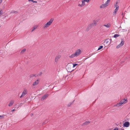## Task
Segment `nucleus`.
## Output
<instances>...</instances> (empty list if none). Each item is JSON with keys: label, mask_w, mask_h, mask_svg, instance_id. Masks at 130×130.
<instances>
[{"label": "nucleus", "mask_w": 130, "mask_h": 130, "mask_svg": "<svg viewBox=\"0 0 130 130\" xmlns=\"http://www.w3.org/2000/svg\"><path fill=\"white\" fill-rule=\"evenodd\" d=\"M54 19L52 18L51 19L50 21L44 24L43 26V28H45L49 27L52 23Z\"/></svg>", "instance_id": "1"}, {"label": "nucleus", "mask_w": 130, "mask_h": 130, "mask_svg": "<svg viewBox=\"0 0 130 130\" xmlns=\"http://www.w3.org/2000/svg\"><path fill=\"white\" fill-rule=\"evenodd\" d=\"M89 1H90L89 0H82V2L79 1V3L78 4V6L80 7H83L85 5V2L88 3Z\"/></svg>", "instance_id": "2"}, {"label": "nucleus", "mask_w": 130, "mask_h": 130, "mask_svg": "<svg viewBox=\"0 0 130 130\" xmlns=\"http://www.w3.org/2000/svg\"><path fill=\"white\" fill-rule=\"evenodd\" d=\"M124 43V42L123 39H122L121 42L117 46L116 48H120L123 45Z\"/></svg>", "instance_id": "3"}, {"label": "nucleus", "mask_w": 130, "mask_h": 130, "mask_svg": "<svg viewBox=\"0 0 130 130\" xmlns=\"http://www.w3.org/2000/svg\"><path fill=\"white\" fill-rule=\"evenodd\" d=\"M27 93V90L26 89H25L22 92L21 95L20 96V98H21L25 96Z\"/></svg>", "instance_id": "4"}, {"label": "nucleus", "mask_w": 130, "mask_h": 130, "mask_svg": "<svg viewBox=\"0 0 130 130\" xmlns=\"http://www.w3.org/2000/svg\"><path fill=\"white\" fill-rule=\"evenodd\" d=\"M109 3L106 2L105 3L102 4L100 6V8H104L107 7Z\"/></svg>", "instance_id": "5"}, {"label": "nucleus", "mask_w": 130, "mask_h": 130, "mask_svg": "<svg viewBox=\"0 0 130 130\" xmlns=\"http://www.w3.org/2000/svg\"><path fill=\"white\" fill-rule=\"evenodd\" d=\"M48 94H45L43 96H42L40 99L41 101H43L45 99L47 98L48 96Z\"/></svg>", "instance_id": "6"}, {"label": "nucleus", "mask_w": 130, "mask_h": 130, "mask_svg": "<svg viewBox=\"0 0 130 130\" xmlns=\"http://www.w3.org/2000/svg\"><path fill=\"white\" fill-rule=\"evenodd\" d=\"M81 52V51L80 49H78L75 52V55L76 56H77L79 55Z\"/></svg>", "instance_id": "7"}, {"label": "nucleus", "mask_w": 130, "mask_h": 130, "mask_svg": "<svg viewBox=\"0 0 130 130\" xmlns=\"http://www.w3.org/2000/svg\"><path fill=\"white\" fill-rule=\"evenodd\" d=\"M67 68L68 72H71L73 70V69H71V67L69 66V65H67Z\"/></svg>", "instance_id": "8"}, {"label": "nucleus", "mask_w": 130, "mask_h": 130, "mask_svg": "<svg viewBox=\"0 0 130 130\" xmlns=\"http://www.w3.org/2000/svg\"><path fill=\"white\" fill-rule=\"evenodd\" d=\"M93 24H90L88 25L86 29L87 31H88L91 28V27L93 26Z\"/></svg>", "instance_id": "9"}, {"label": "nucleus", "mask_w": 130, "mask_h": 130, "mask_svg": "<svg viewBox=\"0 0 130 130\" xmlns=\"http://www.w3.org/2000/svg\"><path fill=\"white\" fill-rule=\"evenodd\" d=\"M39 79H37L35 81V82H34L33 83L32 86H35L39 84Z\"/></svg>", "instance_id": "10"}, {"label": "nucleus", "mask_w": 130, "mask_h": 130, "mask_svg": "<svg viewBox=\"0 0 130 130\" xmlns=\"http://www.w3.org/2000/svg\"><path fill=\"white\" fill-rule=\"evenodd\" d=\"M129 123L128 122H125L123 124L124 127H127L129 126Z\"/></svg>", "instance_id": "11"}, {"label": "nucleus", "mask_w": 130, "mask_h": 130, "mask_svg": "<svg viewBox=\"0 0 130 130\" xmlns=\"http://www.w3.org/2000/svg\"><path fill=\"white\" fill-rule=\"evenodd\" d=\"M61 56L60 55H58L57 56L55 59V61L56 62H57L58 60L61 57Z\"/></svg>", "instance_id": "12"}, {"label": "nucleus", "mask_w": 130, "mask_h": 130, "mask_svg": "<svg viewBox=\"0 0 130 130\" xmlns=\"http://www.w3.org/2000/svg\"><path fill=\"white\" fill-rule=\"evenodd\" d=\"M119 9L117 8H116L114 10V12L113 13V15H116L117 13V12L118 11V10Z\"/></svg>", "instance_id": "13"}, {"label": "nucleus", "mask_w": 130, "mask_h": 130, "mask_svg": "<svg viewBox=\"0 0 130 130\" xmlns=\"http://www.w3.org/2000/svg\"><path fill=\"white\" fill-rule=\"evenodd\" d=\"M14 103V101L13 100L11 101L8 105L9 106H10L12 105Z\"/></svg>", "instance_id": "14"}, {"label": "nucleus", "mask_w": 130, "mask_h": 130, "mask_svg": "<svg viewBox=\"0 0 130 130\" xmlns=\"http://www.w3.org/2000/svg\"><path fill=\"white\" fill-rule=\"evenodd\" d=\"M97 21L94 20L93 21V23H92L91 24H93V26H95L97 24Z\"/></svg>", "instance_id": "15"}, {"label": "nucleus", "mask_w": 130, "mask_h": 130, "mask_svg": "<svg viewBox=\"0 0 130 130\" xmlns=\"http://www.w3.org/2000/svg\"><path fill=\"white\" fill-rule=\"evenodd\" d=\"M126 100L125 99H123L120 102L121 103V104H123L124 103H125L126 102Z\"/></svg>", "instance_id": "16"}, {"label": "nucleus", "mask_w": 130, "mask_h": 130, "mask_svg": "<svg viewBox=\"0 0 130 130\" xmlns=\"http://www.w3.org/2000/svg\"><path fill=\"white\" fill-rule=\"evenodd\" d=\"M122 104H121V103L120 102L117 103L116 105H114V106H116L118 107H119Z\"/></svg>", "instance_id": "17"}, {"label": "nucleus", "mask_w": 130, "mask_h": 130, "mask_svg": "<svg viewBox=\"0 0 130 130\" xmlns=\"http://www.w3.org/2000/svg\"><path fill=\"white\" fill-rule=\"evenodd\" d=\"M104 26H105L107 28H108L110 27L111 25L110 24L108 23L104 25Z\"/></svg>", "instance_id": "18"}, {"label": "nucleus", "mask_w": 130, "mask_h": 130, "mask_svg": "<svg viewBox=\"0 0 130 130\" xmlns=\"http://www.w3.org/2000/svg\"><path fill=\"white\" fill-rule=\"evenodd\" d=\"M90 122V121H86L83 124V125H85L88 124Z\"/></svg>", "instance_id": "19"}, {"label": "nucleus", "mask_w": 130, "mask_h": 130, "mask_svg": "<svg viewBox=\"0 0 130 130\" xmlns=\"http://www.w3.org/2000/svg\"><path fill=\"white\" fill-rule=\"evenodd\" d=\"M37 25L34 26L33 27V28L31 30V32H32L35 29H36L37 28Z\"/></svg>", "instance_id": "20"}, {"label": "nucleus", "mask_w": 130, "mask_h": 130, "mask_svg": "<svg viewBox=\"0 0 130 130\" xmlns=\"http://www.w3.org/2000/svg\"><path fill=\"white\" fill-rule=\"evenodd\" d=\"M75 57H76L75 53L72 54L70 56H69V57L71 58H73Z\"/></svg>", "instance_id": "21"}, {"label": "nucleus", "mask_w": 130, "mask_h": 130, "mask_svg": "<svg viewBox=\"0 0 130 130\" xmlns=\"http://www.w3.org/2000/svg\"><path fill=\"white\" fill-rule=\"evenodd\" d=\"M118 3V2H116L115 5V6L116 7V8H117L119 9V6L118 5H117Z\"/></svg>", "instance_id": "22"}, {"label": "nucleus", "mask_w": 130, "mask_h": 130, "mask_svg": "<svg viewBox=\"0 0 130 130\" xmlns=\"http://www.w3.org/2000/svg\"><path fill=\"white\" fill-rule=\"evenodd\" d=\"M26 51V49H24L22 50L20 52V54H23L24 52H25V51Z\"/></svg>", "instance_id": "23"}, {"label": "nucleus", "mask_w": 130, "mask_h": 130, "mask_svg": "<svg viewBox=\"0 0 130 130\" xmlns=\"http://www.w3.org/2000/svg\"><path fill=\"white\" fill-rule=\"evenodd\" d=\"M48 121V120H46L44 122H43L42 123V124L43 125H44L45 124L47 123Z\"/></svg>", "instance_id": "24"}, {"label": "nucleus", "mask_w": 130, "mask_h": 130, "mask_svg": "<svg viewBox=\"0 0 130 130\" xmlns=\"http://www.w3.org/2000/svg\"><path fill=\"white\" fill-rule=\"evenodd\" d=\"M109 40L110 39H106L105 40V42L106 44H108L109 42Z\"/></svg>", "instance_id": "25"}, {"label": "nucleus", "mask_w": 130, "mask_h": 130, "mask_svg": "<svg viewBox=\"0 0 130 130\" xmlns=\"http://www.w3.org/2000/svg\"><path fill=\"white\" fill-rule=\"evenodd\" d=\"M34 76H35V77H36L37 76L36 74H31L30 75V78Z\"/></svg>", "instance_id": "26"}, {"label": "nucleus", "mask_w": 130, "mask_h": 130, "mask_svg": "<svg viewBox=\"0 0 130 130\" xmlns=\"http://www.w3.org/2000/svg\"><path fill=\"white\" fill-rule=\"evenodd\" d=\"M120 36L119 35H118L117 34H115L113 36V37L115 38H117V37H119Z\"/></svg>", "instance_id": "27"}, {"label": "nucleus", "mask_w": 130, "mask_h": 130, "mask_svg": "<svg viewBox=\"0 0 130 130\" xmlns=\"http://www.w3.org/2000/svg\"><path fill=\"white\" fill-rule=\"evenodd\" d=\"M103 46L101 45V46H100L98 48V50H101V48H103Z\"/></svg>", "instance_id": "28"}, {"label": "nucleus", "mask_w": 130, "mask_h": 130, "mask_svg": "<svg viewBox=\"0 0 130 130\" xmlns=\"http://www.w3.org/2000/svg\"><path fill=\"white\" fill-rule=\"evenodd\" d=\"M4 115H3L2 116L0 115V119H3L4 118Z\"/></svg>", "instance_id": "29"}, {"label": "nucleus", "mask_w": 130, "mask_h": 130, "mask_svg": "<svg viewBox=\"0 0 130 130\" xmlns=\"http://www.w3.org/2000/svg\"><path fill=\"white\" fill-rule=\"evenodd\" d=\"M42 72H40L39 74L37 75V76H41L42 75Z\"/></svg>", "instance_id": "30"}, {"label": "nucleus", "mask_w": 130, "mask_h": 130, "mask_svg": "<svg viewBox=\"0 0 130 130\" xmlns=\"http://www.w3.org/2000/svg\"><path fill=\"white\" fill-rule=\"evenodd\" d=\"M73 64V67H74L75 66H76L78 64L75 63V64Z\"/></svg>", "instance_id": "31"}, {"label": "nucleus", "mask_w": 130, "mask_h": 130, "mask_svg": "<svg viewBox=\"0 0 130 130\" xmlns=\"http://www.w3.org/2000/svg\"><path fill=\"white\" fill-rule=\"evenodd\" d=\"M12 13L17 14L18 13V12L17 11H13Z\"/></svg>", "instance_id": "32"}, {"label": "nucleus", "mask_w": 130, "mask_h": 130, "mask_svg": "<svg viewBox=\"0 0 130 130\" xmlns=\"http://www.w3.org/2000/svg\"><path fill=\"white\" fill-rule=\"evenodd\" d=\"M110 0H107V1L106 2L109 3V2L110 1Z\"/></svg>", "instance_id": "33"}, {"label": "nucleus", "mask_w": 130, "mask_h": 130, "mask_svg": "<svg viewBox=\"0 0 130 130\" xmlns=\"http://www.w3.org/2000/svg\"><path fill=\"white\" fill-rule=\"evenodd\" d=\"M72 104V103H70V104L69 103L68 105V106H70Z\"/></svg>", "instance_id": "34"}, {"label": "nucleus", "mask_w": 130, "mask_h": 130, "mask_svg": "<svg viewBox=\"0 0 130 130\" xmlns=\"http://www.w3.org/2000/svg\"><path fill=\"white\" fill-rule=\"evenodd\" d=\"M28 1L29 2H30V1H31L32 2H34V1H33V0H28Z\"/></svg>", "instance_id": "35"}, {"label": "nucleus", "mask_w": 130, "mask_h": 130, "mask_svg": "<svg viewBox=\"0 0 130 130\" xmlns=\"http://www.w3.org/2000/svg\"><path fill=\"white\" fill-rule=\"evenodd\" d=\"M113 130H118V129L117 128H116L114 129H113Z\"/></svg>", "instance_id": "36"}, {"label": "nucleus", "mask_w": 130, "mask_h": 130, "mask_svg": "<svg viewBox=\"0 0 130 130\" xmlns=\"http://www.w3.org/2000/svg\"><path fill=\"white\" fill-rule=\"evenodd\" d=\"M120 130H124V129L122 128H121L120 129Z\"/></svg>", "instance_id": "37"}, {"label": "nucleus", "mask_w": 130, "mask_h": 130, "mask_svg": "<svg viewBox=\"0 0 130 130\" xmlns=\"http://www.w3.org/2000/svg\"><path fill=\"white\" fill-rule=\"evenodd\" d=\"M109 41L110 42H111L112 41V39H110Z\"/></svg>", "instance_id": "38"}, {"label": "nucleus", "mask_w": 130, "mask_h": 130, "mask_svg": "<svg viewBox=\"0 0 130 130\" xmlns=\"http://www.w3.org/2000/svg\"><path fill=\"white\" fill-rule=\"evenodd\" d=\"M34 3H37V1H34Z\"/></svg>", "instance_id": "39"}, {"label": "nucleus", "mask_w": 130, "mask_h": 130, "mask_svg": "<svg viewBox=\"0 0 130 130\" xmlns=\"http://www.w3.org/2000/svg\"><path fill=\"white\" fill-rule=\"evenodd\" d=\"M2 0H0V4L2 2Z\"/></svg>", "instance_id": "40"}, {"label": "nucleus", "mask_w": 130, "mask_h": 130, "mask_svg": "<svg viewBox=\"0 0 130 130\" xmlns=\"http://www.w3.org/2000/svg\"><path fill=\"white\" fill-rule=\"evenodd\" d=\"M122 15L123 16V13H122Z\"/></svg>", "instance_id": "41"}, {"label": "nucleus", "mask_w": 130, "mask_h": 130, "mask_svg": "<svg viewBox=\"0 0 130 130\" xmlns=\"http://www.w3.org/2000/svg\"><path fill=\"white\" fill-rule=\"evenodd\" d=\"M14 110H14V109H13V110H12V111H14Z\"/></svg>", "instance_id": "42"}, {"label": "nucleus", "mask_w": 130, "mask_h": 130, "mask_svg": "<svg viewBox=\"0 0 130 130\" xmlns=\"http://www.w3.org/2000/svg\"><path fill=\"white\" fill-rule=\"evenodd\" d=\"M89 1H90V0H89Z\"/></svg>", "instance_id": "43"}, {"label": "nucleus", "mask_w": 130, "mask_h": 130, "mask_svg": "<svg viewBox=\"0 0 130 130\" xmlns=\"http://www.w3.org/2000/svg\"><path fill=\"white\" fill-rule=\"evenodd\" d=\"M0 12H1V11H0Z\"/></svg>", "instance_id": "44"}]
</instances>
